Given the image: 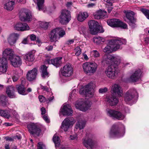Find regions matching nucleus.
<instances>
[{
	"label": "nucleus",
	"mask_w": 149,
	"mask_h": 149,
	"mask_svg": "<svg viewBox=\"0 0 149 149\" xmlns=\"http://www.w3.org/2000/svg\"><path fill=\"white\" fill-rule=\"evenodd\" d=\"M126 40L125 39L119 38H117L115 39H111L109 41L108 44L109 45L113 46L107 45L103 49V51L107 53H110L113 51H116L119 49H121V45L122 44H125Z\"/></svg>",
	"instance_id": "f257e3e1"
},
{
	"label": "nucleus",
	"mask_w": 149,
	"mask_h": 149,
	"mask_svg": "<svg viewBox=\"0 0 149 149\" xmlns=\"http://www.w3.org/2000/svg\"><path fill=\"white\" fill-rule=\"evenodd\" d=\"M97 65L95 63L86 62L84 63L82 67L85 73L89 75H91L97 71Z\"/></svg>",
	"instance_id": "f03ea898"
},
{
	"label": "nucleus",
	"mask_w": 149,
	"mask_h": 149,
	"mask_svg": "<svg viewBox=\"0 0 149 149\" xmlns=\"http://www.w3.org/2000/svg\"><path fill=\"white\" fill-rule=\"evenodd\" d=\"M88 23L91 34L95 35L98 33H102L104 32V30L102 27L98 25L97 22L93 20H91L89 21Z\"/></svg>",
	"instance_id": "7ed1b4c3"
},
{
	"label": "nucleus",
	"mask_w": 149,
	"mask_h": 149,
	"mask_svg": "<svg viewBox=\"0 0 149 149\" xmlns=\"http://www.w3.org/2000/svg\"><path fill=\"white\" fill-rule=\"evenodd\" d=\"M28 131L31 134L39 136L41 132V126L40 125L31 123L27 125Z\"/></svg>",
	"instance_id": "20e7f679"
},
{
	"label": "nucleus",
	"mask_w": 149,
	"mask_h": 149,
	"mask_svg": "<svg viewBox=\"0 0 149 149\" xmlns=\"http://www.w3.org/2000/svg\"><path fill=\"white\" fill-rule=\"evenodd\" d=\"M124 132L122 131L120 128L119 125L118 124H115L112 126L109 133L110 137H120L123 136Z\"/></svg>",
	"instance_id": "39448f33"
},
{
	"label": "nucleus",
	"mask_w": 149,
	"mask_h": 149,
	"mask_svg": "<svg viewBox=\"0 0 149 149\" xmlns=\"http://www.w3.org/2000/svg\"><path fill=\"white\" fill-rule=\"evenodd\" d=\"M71 18L70 12L67 10H63L59 16L60 22L63 25L66 24L71 20Z\"/></svg>",
	"instance_id": "423d86ee"
},
{
	"label": "nucleus",
	"mask_w": 149,
	"mask_h": 149,
	"mask_svg": "<svg viewBox=\"0 0 149 149\" xmlns=\"http://www.w3.org/2000/svg\"><path fill=\"white\" fill-rule=\"evenodd\" d=\"M107 114L113 119H116L119 120H123L125 118L124 115L120 111L114 110H107Z\"/></svg>",
	"instance_id": "0eeeda50"
},
{
	"label": "nucleus",
	"mask_w": 149,
	"mask_h": 149,
	"mask_svg": "<svg viewBox=\"0 0 149 149\" xmlns=\"http://www.w3.org/2000/svg\"><path fill=\"white\" fill-rule=\"evenodd\" d=\"M137 94L136 90L134 89H131L125 93L124 100L127 104H129L133 101L135 95Z\"/></svg>",
	"instance_id": "6e6552de"
},
{
	"label": "nucleus",
	"mask_w": 149,
	"mask_h": 149,
	"mask_svg": "<svg viewBox=\"0 0 149 149\" xmlns=\"http://www.w3.org/2000/svg\"><path fill=\"white\" fill-rule=\"evenodd\" d=\"M142 71L141 69H138L132 72L129 78V80L131 82L135 83L140 81Z\"/></svg>",
	"instance_id": "1a4fd4ad"
},
{
	"label": "nucleus",
	"mask_w": 149,
	"mask_h": 149,
	"mask_svg": "<svg viewBox=\"0 0 149 149\" xmlns=\"http://www.w3.org/2000/svg\"><path fill=\"white\" fill-rule=\"evenodd\" d=\"M61 70L62 75L63 76L70 77L73 74V69L71 64L68 63L61 68Z\"/></svg>",
	"instance_id": "9d476101"
},
{
	"label": "nucleus",
	"mask_w": 149,
	"mask_h": 149,
	"mask_svg": "<svg viewBox=\"0 0 149 149\" xmlns=\"http://www.w3.org/2000/svg\"><path fill=\"white\" fill-rule=\"evenodd\" d=\"M75 107L77 109L83 111H86L90 109L91 106L90 102L88 101L77 102L75 104Z\"/></svg>",
	"instance_id": "9b49d317"
},
{
	"label": "nucleus",
	"mask_w": 149,
	"mask_h": 149,
	"mask_svg": "<svg viewBox=\"0 0 149 149\" xmlns=\"http://www.w3.org/2000/svg\"><path fill=\"white\" fill-rule=\"evenodd\" d=\"M126 17L128 20V24L131 27L135 28L136 26V19L134 18V13L131 11H125V12Z\"/></svg>",
	"instance_id": "f8f14e48"
},
{
	"label": "nucleus",
	"mask_w": 149,
	"mask_h": 149,
	"mask_svg": "<svg viewBox=\"0 0 149 149\" xmlns=\"http://www.w3.org/2000/svg\"><path fill=\"white\" fill-rule=\"evenodd\" d=\"M82 141L84 146L87 149H93L95 147V142L91 138L86 137Z\"/></svg>",
	"instance_id": "ddd939ff"
},
{
	"label": "nucleus",
	"mask_w": 149,
	"mask_h": 149,
	"mask_svg": "<svg viewBox=\"0 0 149 149\" xmlns=\"http://www.w3.org/2000/svg\"><path fill=\"white\" fill-rule=\"evenodd\" d=\"M73 120L72 118H65L62 123L61 128L65 132L67 131L70 126L74 123Z\"/></svg>",
	"instance_id": "4468645a"
},
{
	"label": "nucleus",
	"mask_w": 149,
	"mask_h": 149,
	"mask_svg": "<svg viewBox=\"0 0 149 149\" xmlns=\"http://www.w3.org/2000/svg\"><path fill=\"white\" fill-rule=\"evenodd\" d=\"M8 64L7 60L0 58V72L1 74H5L8 71Z\"/></svg>",
	"instance_id": "2eb2a0df"
},
{
	"label": "nucleus",
	"mask_w": 149,
	"mask_h": 149,
	"mask_svg": "<svg viewBox=\"0 0 149 149\" xmlns=\"http://www.w3.org/2000/svg\"><path fill=\"white\" fill-rule=\"evenodd\" d=\"M19 13V17L21 21H30L32 20V16L29 12L21 10Z\"/></svg>",
	"instance_id": "dca6fc26"
},
{
	"label": "nucleus",
	"mask_w": 149,
	"mask_h": 149,
	"mask_svg": "<svg viewBox=\"0 0 149 149\" xmlns=\"http://www.w3.org/2000/svg\"><path fill=\"white\" fill-rule=\"evenodd\" d=\"M13 50L10 48H6L3 53V57L6 60H10L14 56Z\"/></svg>",
	"instance_id": "f3484780"
},
{
	"label": "nucleus",
	"mask_w": 149,
	"mask_h": 149,
	"mask_svg": "<svg viewBox=\"0 0 149 149\" xmlns=\"http://www.w3.org/2000/svg\"><path fill=\"white\" fill-rule=\"evenodd\" d=\"M115 71V68L112 66L109 65L106 69L105 72L108 77L113 79L116 76Z\"/></svg>",
	"instance_id": "a211bd4d"
},
{
	"label": "nucleus",
	"mask_w": 149,
	"mask_h": 149,
	"mask_svg": "<svg viewBox=\"0 0 149 149\" xmlns=\"http://www.w3.org/2000/svg\"><path fill=\"white\" fill-rule=\"evenodd\" d=\"M10 61L11 65L15 67L20 66L22 63V60L20 56H18L14 55Z\"/></svg>",
	"instance_id": "6ab92c4d"
},
{
	"label": "nucleus",
	"mask_w": 149,
	"mask_h": 149,
	"mask_svg": "<svg viewBox=\"0 0 149 149\" xmlns=\"http://www.w3.org/2000/svg\"><path fill=\"white\" fill-rule=\"evenodd\" d=\"M14 28L15 30L18 31H23L29 30V27L27 24L19 22L15 24Z\"/></svg>",
	"instance_id": "aec40b11"
},
{
	"label": "nucleus",
	"mask_w": 149,
	"mask_h": 149,
	"mask_svg": "<svg viewBox=\"0 0 149 149\" xmlns=\"http://www.w3.org/2000/svg\"><path fill=\"white\" fill-rule=\"evenodd\" d=\"M111 92L112 94L120 97L122 95L123 91L121 88L118 85L114 84L112 87Z\"/></svg>",
	"instance_id": "412c9836"
},
{
	"label": "nucleus",
	"mask_w": 149,
	"mask_h": 149,
	"mask_svg": "<svg viewBox=\"0 0 149 149\" xmlns=\"http://www.w3.org/2000/svg\"><path fill=\"white\" fill-rule=\"evenodd\" d=\"M93 83L90 82L85 86L84 88L80 89L79 91V93L81 95H86L92 89H93Z\"/></svg>",
	"instance_id": "4be33fe9"
},
{
	"label": "nucleus",
	"mask_w": 149,
	"mask_h": 149,
	"mask_svg": "<svg viewBox=\"0 0 149 149\" xmlns=\"http://www.w3.org/2000/svg\"><path fill=\"white\" fill-rule=\"evenodd\" d=\"M62 57H58L51 60H47L48 64H52L56 68L61 66L62 64Z\"/></svg>",
	"instance_id": "5701e85b"
},
{
	"label": "nucleus",
	"mask_w": 149,
	"mask_h": 149,
	"mask_svg": "<svg viewBox=\"0 0 149 149\" xmlns=\"http://www.w3.org/2000/svg\"><path fill=\"white\" fill-rule=\"evenodd\" d=\"M25 81V79H23L22 80L21 84L16 85V88L18 93L19 94L23 95H27V93H25L26 87L24 85V83Z\"/></svg>",
	"instance_id": "b1692460"
},
{
	"label": "nucleus",
	"mask_w": 149,
	"mask_h": 149,
	"mask_svg": "<svg viewBox=\"0 0 149 149\" xmlns=\"http://www.w3.org/2000/svg\"><path fill=\"white\" fill-rule=\"evenodd\" d=\"M37 75V70L34 68L28 72L26 74V78L29 81H32L36 78Z\"/></svg>",
	"instance_id": "393cba45"
},
{
	"label": "nucleus",
	"mask_w": 149,
	"mask_h": 149,
	"mask_svg": "<svg viewBox=\"0 0 149 149\" xmlns=\"http://www.w3.org/2000/svg\"><path fill=\"white\" fill-rule=\"evenodd\" d=\"M61 112L63 116H70L72 114L73 111L71 107L68 104L64 105Z\"/></svg>",
	"instance_id": "a878e982"
},
{
	"label": "nucleus",
	"mask_w": 149,
	"mask_h": 149,
	"mask_svg": "<svg viewBox=\"0 0 149 149\" xmlns=\"http://www.w3.org/2000/svg\"><path fill=\"white\" fill-rule=\"evenodd\" d=\"M19 36L18 34L13 33L10 34L8 38V41L10 45H13L15 44Z\"/></svg>",
	"instance_id": "bb28decb"
},
{
	"label": "nucleus",
	"mask_w": 149,
	"mask_h": 149,
	"mask_svg": "<svg viewBox=\"0 0 149 149\" xmlns=\"http://www.w3.org/2000/svg\"><path fill=\"white\" fill-rule=\"evenodd\" d=\"M24 58L26 63L32 62L35 59L34 54L32 51L29 52L24 55Z\"/></svg>",
	"instance_id": "cd10ccee"
},
{
	"label": "nucleus",
	"mask_w": 149,
	"mask_h": 149,
	"mask_svg": "<svg viewBox=\"0 0 149 149\" xmlns=\"http://www.w3.org/2000/svg\"><path fill=\"white\" fill-rule=\"evenodd\" d=\"M15 4V0H9L5 3L4 8L8 10H12L14 8Z\"/></svg>",
	"instance_id": "c85d7f7f"
},
{
	"label": "nucleus",
	"mask_w": 149,
	"mask_h": 149,
	"mask_svg": "<svg viewBox=\"0 0 149 149\" xmlns=\"http://www.w3.org/2000/svg\"><path fill=\"white\" fill-rule=\"evenodd\" d=\"M107 97V102L111 106L116 105L118 102V99L112 95L108 97Z\"/></svg>",
	"instance_id": "c756f323"
},
{
	"label": "nucleus",
	"mask_w": 149,
	"mask_h": 149,
	"mask_svg": "<svg viewBox=\"0 0 149 149\" xmlns=\"http://www.w3.org/2000/svg\"><path fill=\"white\" fill-rule=\"evenodd\" d=\"M37 9L39 11H42L44 12H45L47 8L44 5L45 0H37Z\"/></svg>",
	"instance_id": "7c9ffc66"
},
{
	"label": "nucleus",
	"mask_w": 149,
	"mask_h": 149,
	"mask_svg": "<svg viewBox=\"0 0 149 149\" xmlns=\"http://www.w3.org/2000/svg\"><path fill=\"white\" fill-rule=\"evenodd\" d=\"M6 93L8 96L10 98H14L15 97L14 93V87L12 86L8 87Z\"/></svg>",
	"instance_id": "2f4dec72"
},
{
	"label": "nucleus",
	"mask_w": 149,
	"mask_h": 149,
	"mask_svg": "<svg viewBox=\"0 0 149 149\" xmlns=\"http://www.w3.org/2000/svg\"><path fill=\"white\" fill-rule=\"evenodd\" d=\"M89 15L86 12L79 13L77 15V19L79 22H83L86 19Z\"/></svg>",
	"instance_id": "473e14b6"
},
{
	"label": "nucleus",
	"mask_w": 149,
	"mask_h": 149,
	"mask_svg": "<svg viewBox=\"0 0 149 149\" xmlns=\"http://www.w3.org/2000/svg\"><path fill=\"white\" fill-rule=\"evenodd\" d=\"M106 12L101 10L97 11L96 14L94 15V17L96 19H104L105 18Z\"/></svg>",
	"instance_id": "72a5a7b5"
},
{
	"label": "nucleus",
	"mask_w": 149,
	"mask_h": 149,
	"mask_svg": "<svg viewBox=\"0 0 149 149\" xmlns=\"http://www.w3.org/2000/svg\"><path fill=\"white\" fill-rule=\"evenodd\" d=\"M119 19H112L108 20L107 22L108 25L112 27H117Z\"/></svg>",
	"instance_id": "f704fd0d"
},
{
	"label": "nucleus",
	"mask_w": 149,
	"mask_h": 149,
	"mask_svg": "<svg viewBox=\"0 0 149 149\" xmlns=\"http://www.w3.org/2000/svg\"><path fill=\"white\" fill-rule=\"evenodd\" d=\"M115 60L116 58L114 56L111 55H108L104 56L103 61L107 64H110L111 62L115 61Z\"/></svg>",
	"instance_id": "c9c22d12"
},
{
	"label": "nucleus",
	"mask_w": 149,
	"mask_h": 149,
	"mask_svg": "<svg viewBox=\"0 0 149 149\" xmlns=\"http://www.w3.org/2000/svg\"><path fill=\"white\" fill-rule=\"evenodd\" d=\"M9 104L6 96L1 95L0 96V104L3 107H6Z\"/></svg>",
	"instance_id": "e433bc0d"
},
{
	"label": "nucleus",
	"mask_w": 149,
	"mask_h": 149,
	"mask_svg": "<svg viewBox=\"0 0 149 149\" xmlns=\"http://www.w3.org/2000/svg\"><path fill=\"white\" fill-rule=\"evenodd\" d=\"M57 31H58V30L57 28L51 31L50 34V40L51 42L56 41V40L58 35Z\"/></svg>",
	"instance_id": "4c0bfd02"
},
{
	"label": "nucleus",
	"mask_w": 149,
	"mask_h": 149,
	"mask_svg": "<svg viewBox=\"0 0 149 149\" xmlns=\"http://www.w3.org/2000/svg\"><path fill=\"white\" fill-rule=\"evenodd\" d=\"M47 67L45 65L41 66L40 72L41 75L43 78L48 77L49 76V73L47 70Z\"/></svg>",
	"instance_id": "58836bf2"
},
{
	"label": "nucleus",
	"mask_w": 149,
	"mask_h": 149,
	"mask_svg": "<svg viewBox=\"0 0 149 149\" xmlns=\"http://www.w3.org/2000/svg\"><path fill=\"white\" fill-rule=\"evenodd\" d=\"M47 67L45 65L41 66L40 72L41 75L43 78L48 77L49 76V73L47 70Z\"/></svg>",
	"instance_id": "ea45409f"
},
{
	"label": "nucleus",
	"mask_w": 149,
	"mask_h": 149,
	"mask_svg": "<svg viewBox=\"0 0 149 149\" xmlns=\"http://www.w3.org/2000/svg\"><path fill=\"white\" fill-rule=\"evenodd\" d=\"M104 41V39L101 37H95L93 38V42L97 45L102 44Z\"/></svg>",
	"instance_id": "a19ab883"
},
{
	"label": "nucleus",
	"mask_w": 149,
	"mask_h": 149,
	"mask_svg": "<svg viewBox=\"0 0 149 149\" xmlns=\"http://www.w3.org/2000/svg\"><path fill=\"white\" fill-rule=\"evenodd\" d=\"M0 116H3L7 119L10 117V115L9 114L6 110L0 109Z\"/></svg>",
	"instance_id": "79ce46f5"
},
{
	"label": "nucleus",
	"mask_w": 149,
	"mask_h": 149,
	"mask_svg": "<svg viewBox=\"0 0 149 149\" xmlns=\"http://www.w3.org/2000/svg\"><path fill=\"white\" fill-rule=\"evenodd\" d=\"M117 27H120L121 29H128L127 24L120 20H119Z\"/></svg>",
	"instance_id": "37998d69"
},
{
	"label": "nucleus",
	"mask_w": 149,
	"mask_h": 149,
	"mask_svg": "<svg viewBox=\"0 0 149 149\" xmlns=\"http://www.w3.org/2000/svg\"><path fill=\"white\" fill-rule=\"evenodd\" d=\"M58 34L59 38L63 37L65 34V31L61 28L60 27L57 28Z\"/></svg>",
	"instance_id": "c03bdc74"
},
{
	"label": "nucleus",
	"mask_w": 149,
	"mask_h": 149,
	"mask_svg": "<svg viewBox=\"0 0 149 149\" xmlns=\"http://www.w3.org/2000/svg\"><path fill=\"white\" fill-rule=\"evenodd\" d=\"M53 140L56 146H59L60 144V140L59 137L55 135L53 138Z\"/></svg>",
	"instance_id": "a18cd8bd"
},
{
	"label": "nucleus",
	"mask_w": 149,
	"mask_h": 149,
	"mask_svg": "<svg viewBox=\"0 0 149 149\" xmlns=\"http://www.w3.org/2000/svg\"><path fill=\"white\" fill-rule=\"evenodd\" d=\"M85 126V123L83 121H79L76 124L75 128L80 130L83 129Z\"/></svg>",
	"instance_id": "49530a36"
},
{
	"label": "nucleus",
	"mask_w": 149,
	"mask_h": 149,
	"mask_svg": "<svg viewBox=\"0 0 149 149\" xmlns=\"http://www.w3.org/2000/svg\"><path fill=\"white\" fill-rule=\"evenodd\" d=\"M140 11L148 19H149V10L145 8H142L140 9Z\"/></svg>",
	"instance_id": "de8ad7c7"
},
{
	"label": "nucleus",
	"mask_w": 149,
	"mask_h": 149,
	"mask_svg": "<svg viewBox=\"0 0 149 149\" xmlns=\"http://www.w3.org/2000/svg\"><path fill=\"white\" fill-rule=\"evenodd\" d=\"M40 25L41 28L45 30L48 27L49 23L47 22H42L40 23Z\"/></svg>",
	"instance_id": "09e8293b"
},
{
	"label": "nucleus",
	"mask_w": 149,
	"mask_h": 149,
	"mask_svg": "<svg viewBox=\"0 0 149 149\" xmlns=\"http://www.w3.org/2000/svg\"><path fill=\"white\" fill-rule=\"evenodd\" d=\"M75 54L77 56H79L81 53V50L79 47H77L74 49Z\"/></svg>",
	"instance_id": "8fccbe9b"
},
{
	"label": "nucleus",
	"mask_w": 149,
	"mask_h": 149,
	"mask_svg": "<svg viewBox=\"0 0 149 149\" xmlns=\"http://www.w3.org/2000/svg\"><path fill=\"white\" fill-rule=\"evenodd\" d=\"M37 147L38 149H46L45 146L41 142L38 143Z\"/></svg>",
	"instance_id": "3c124183"
},
{
	"label": "nucleus",
	"mask_w": 149,
	"mask_h": 149,
	"mask_svg": "<svg viewBox=\"0 0 149 149\" xmlns=\"http://www.w3.org/2000/svg\"><path fill=\"white\" fill-rule=\"evenodd\" d=\"M106 2L107 3V6H113V3L114 2V0H107Z\"/></svg>",
	"instance_id": "603ef678"
},
{
	"label": "nucleus",
	"mask_w": 149,
	"mask_h": 149,
	"mask_svg": "<svg viewBox=\"0 0 149 149\" xmlns=\"http://www.w3.org/2000/svg\"><path fill=\"white\" fill-rule=\"evenodd\" d=\"M108 90L107 88L105 87L104 88H100L99 89V92L100 93H104L107 92Z\"/></svg>",
	"instance_id": "864d4df0"
},
{
	"label": "nucleus",
	"mask_w": 149,
	"mask_h": 149,
	"mask_svg": "<svg viewBox=\"0 0 149 149\" xmlns=\"http://www.w3.org/2000/svg\"><path fill=\"white\" fill-rule=\"evenodd\" d=\"M38 98L40 101L41 102H44L45 101V97L43 95H39L38 96Z\"/></svg>",
	"instance_id": "5fc2aeb1"
},
{
	"label": "nucleus",
	"mask_w": 149,
	"mask_h": 149,
	"mask_svg": "<svg viewBox=\"0 0 149 149\" xmlns=\"http://www.w3.org/2000/svg\"><path fill=\"white\" fill-rule=\"evenodd\" d=\"M5 139L6 141H14L13 136L12 137H9V136H6L5 137Z\"/></svg>",
	"instance_id": "6e6d98bb"
},
{
	"label": "nucleus",
	"mask_w": 149,
	"mask_h": 149,
	"mask_svg": "<svg viewBox=\"0 0 149 149\" xmlns=\"http://www.w3.org/2000/svg\"><path fill=\"white\" fill-rule=\"evenodd\" d=\"M29 37L31 40L34 41L36 39V36L34 34L31 35L29 36Z\"/></svg>",
	"instance_id": "4d7b16f0"
},
{
	"label": "nucleus",
	"mask_w": 149,
	"mask_h": 149,
	"mask_svg": "<svg viewBox=\"0 0 149 149\" xmlns=\"http://www.w3.org/2000/svg\"><path fill=\"white\" fill-rule=\"evenodd\" d=\"M93 55L95 57H97L99 56V54L97 51L93 50Z\"/></svg>",
	"instance_id": "13d9d810"
},
{
	"label": "nucleus",
	"mask_w": 149,
	"mask_h": 149,
	"mask_svg": "<svg viewBox=\"0 0 149 149\" xmlns=\"http://www.w3.org/2000/svg\"><path fill=\"white\" fill-rule=\"evenodd\" d=\"M53 48V46L49 45L45 48V50H46L47 51H51L52 50Z\"/></svg>",
	"instance_id": "bf43d9fd"
},
{
	"label": "nucleus",
	"mask_w": 149,
	"mask_h": 149,
	"mask_svg": "<svg viewBox=\"0 0 149 149\" xmlns=\"http://www.w3.org/2000/svg\"><path fill=\"white\" fill-rule=\"evenodd\" d=\"M77 137L76 135H71L70 136L69 139L70 140H73L74 139H77Z\"/></svg>",
	"instance_id": "052dcab7"
},
{
	"label": "nucleus",
	"mask_w": 149,
	"mask_h": 149,
	"mask_svg": "<svg viewBox=\"0 0 149 149\" xmlns=\"http://www.w3.org/2000/svg\"><path fill=\"white\" fill-rule=\"evenodd\" d=\"M22 138L20 134L13 136V139H17L18 140L21 139Z\"/></svg>",
	"instance_id": "680f3d73"
},
{
	"label": "nucleus",
	"mask_w": 149,
	"mask_h": 149,
	"mask_svg": "<svg viewBox=\"0 0 149 149\" xmlns=\"http://www.w3.org/2000/svg\"><path fill=\"white\" fill-rule=\"evenodd\" d=\"M83 34L84 37L86 38L89 35V33L87 30H85V31L83 32Z\"/></svg>",
	"instance_id": "e2e57ef3"
},
{
	"label": "nucleus",
	"mask_w": 149,
	"mask_h": 149,
	"mask_svg": "<svg viewBox=\"0 0 149 149\" xmlns=\"http://www.w3.org/2000/svg\"><path fill=\"white\" fill-rule=\"evenodd\" d=\"M40 88L43 90V91H48L49 90L47 86H43L42 85H41L40 86Z\"/></svg>",
	"instance_id": "0e129e2a"
},
{
	"label": "nucleus",
	"mask_w": 149,
	"mask_h": 149,
	"mask_svg": "<svg viewBox=\"0 0 149 149\" xmlns=\"http://www.w3.org/2000/svg\"><path fill=\"white\" fill-rule=\"evenodd\" d=\"M42 118L47 123H49V120L47 116L45 115H44L42 116Z\"/></svg>",
	"instance_id": "69168bd1"
},
{
	"label": "nucleus",
	"mask_w": 149,
	"mask_h": 149,
	"mask_svg": "<svg viewBox=\"0 0 149 149\" xmlns=\"http://www.w3.org/2000/svg\"><path fill=\"white\" fill-rule=\"evenodd\" d=\"M95 6V4L94 3H91L88 4L87 7L88 8H92Z\"/></svg>",
	"instance_id": "338daca9"
},
{
	"label": "nucleus",
	"mask_w": 149,
	"mask_h": 149,
	"mask_svg": "<svg viewBox=\"0 0 149 149\" xmlns=\"http://www.w3.org/2000/svg\"><path fill=\"white\" fill-rule=\"evenodd\" d=\"M74 41V39H72L68 40L66 42V44L68 45L72 44Z\"/></svg>",
	"instance_id": "774afa93"
}]
</instances>
